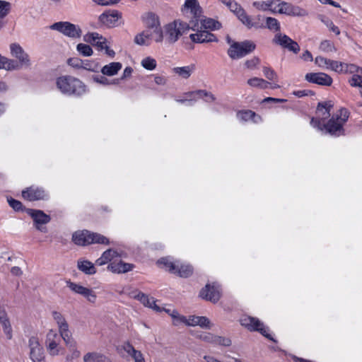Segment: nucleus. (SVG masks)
<instances>
[{
    "label": "nucleus",
    "mask_w": 362,
    "mask_h": 362,
    "mask_svg": "<svg viewBox=\"0 0 362 362\" xmlns=\"http://www.w3.org/2000/svg\"><path fill=\"white\" fill-rule=\"evenodd\" d=\"M182 10L185 14H191L197 22L200 21L201 29L216 30L221 28V23L214 19L200 18L202 10L197 0H185Z\"/></svg>",
    "instance_id": "nucleus-2"
},
{
    "label": "nucleus",
    "mask_w": 362,
    "mask_h": 362,
    "mask_svg": "<svg viewBox=\"0 0 362 362\" xmlns=\"http://www.w3.org/2000/svg\"><path fill=\"white\" fill-rule=\"evenodd\" d=\"M93 1L100 6H108L117 4L118 0H93Z\"/></svg>",
    "instance_id": "nucleus-62"
},
{
    "label": "nucleus",
    "mask_w": 362,
    "mask_h": 362,
    "mask_svg": "<svg viewBox=\"0 0 362 362\" xmlns=\"http://www.w3.org/2000/svg\"><path fill=\"white\" fill-rule=\"evenodd\" d=\"M185 95L186 98H188V101H196L197 100L204 97H209L211 100H214V96L211 94L204 90L188 92L185 93Z\"/></svg>",
    "instance_id": "nucleus-40"
},
{
    "label": "nucleus",
    "mask_w": 362,
    "mask_h": 362,
    "mask_svg": "<svg viewBox=\"0 0 362 362\" xmlns=\"http://www.w3.org/2000/svg\"><path fill=\"white\" fill-rule=\"evenodd\" d=\"M320 49L325 52H332L336 51V48L334 44L330 40H327L321 42L320 45Z\"/></svg>",
    "instance_id": "nucleus-54"
},
{
    "label": "nucleus",
    "mask_w": 362,
    "mask_h": 362,
    "mask_svg": "<svg viewBox=\"0 0 362 362\" xmlns=\"http://www.w3.org/2000/svg\"><path fill=\"white\" fill-rule=\"evenodd\" d=\"M135 44L141 46H148L151 45V40L150 37V32L144 30L141 33L136 35L134 39Z\"/></svg>",
    "instance_id": "nucleus-38"
},
{
    "label": "nucleus",
    "mask_w": 362,
    "mask_h": 362,
    "mask_svg": "<svg viewBox=\"0 0 362 362\" xmlns=\"http://www.w3.org/2000/svg\"><path fill=\"white\" fill-rule=\"evenodd\" d=\"M252 5L257 10L262 11H269L273 13H276L277 12L278 0L255 1Z\"/></svg>",
    "instance_id": "nucleus-28"
},
{
    "label": "nucleus",
    "mask_w": 362,
    "mask_h": 362,
    "mask_svg": "<svg viewBox=\"0 0 362 362\" xmlns=\"http://www.w3.org/2000/svg\"><path fill=\"white\" fill-rule=\"evenodd\" d=\"M123 256V252L113 249H108L103 252L102 255L95 261V264L99 266L105 265L112 262H116L117 259Z\"/></svg>",
    "instance_id": "nucleus-20"
},
{
    "label": "nucleus",
    "mask_w": 362,
    "mask_h": 362,
    "mask_svg": "<svg viewBox=\"0 0 362 362\" xmlns=\"http://www.w3.org/2000/svg\"><path fill=\"white\" fill-rule=\"evenodd\" d=\"M199 296L214 303L218 301L221 296V291L218 284H206L200 291Z\"/></svg>",
    "instance_id": "nucleus-15"
},
{
    "label": "nucleus",
    "mask_w": 362,
    "mask_h": 362,
    "mask_svg": "<svg viewBox=\"0 0 362 362\" xmlns=\"http://www.w3.org/2000/svg\"><path fill=\"white\" fill-rule=\"evenodd\" d=\"M122 349L134 360V362L144 359L142 353L135 349L129 342L124 343L122 345Z\"/></svg>",
    "instance_id": "nucleus-35"
},
{
    "label": "nucleus",
    "mask_w": 362,
    "mask_h": 362,
    "mask_svg": "<svg viewBox=\"0 0 362 362\" xmlns=\"http://www.w3.org/2000/svg\"><path fill=\"white\" fill-rule=\"evenodd\" d=\"M264 76L271 81H273V83H270L269 87L272 88H279L280 86L276 83L278 81V76L277 74L274 71V69H272L270 67L264 66L262 69Z\"/></svg>",
    "instance_id": "nucleus-37"
},
{
    "label": "nucleus",
    "mask_w": 362,
    "mask_h": 362,
    "mask_svg": "<svg viewBox=\"0 0 362 362\" xmlns=\"http://www.w3.org/2000/svg\"><path fill=\"white\" fill-rule=\"evenodd\" d=\"M276 13L297 17H303L308 15V12L305 8L279 0H278Z\"/></svg>",
    "instance_id": "nucleus-13"
},
{
    "label": "nucleus",
    "mask_w": 362,
    "mask_h": 362,
    "mask_svg": "<svg viewBox=\"0 0 362 362\" xmlns=\"http://www.w3.org/2000/svg\"><path fill=\"white\" fill-rule=\"evenodd\" d=\"M50 28L54 30H57L63 35L73 39L79 38L82 35V30L80 26L67 21L54 23L50 26Z\"/></svg>",
    "instance_id": "nucleus-10"
},
{
    "label": "nucleus",
    "mask_w": 362,
    "mask_h": 362,
    "mask_svg": "<svg viewBox=\"0 0 362 362\" xmlns=\"http://www.w3.org/2000/svg\"><path fill=\"white\" fill-rule=\"evenodd\" d=\"M349 83L352 87L362 86V75L354 74L353 76L349 80Z\"/></svg>",
    "instance_id": "nucleus-55"
},
{
    "label": "nucleus",
    "mask_w": 362,
    "mask_h": 362,
    "mask_svg": "<svg viewBox=\"0 0 362 362\" xmlns=\"http://www.w3.org/2000/svg\"><path fill=\"white\" fill-rule=\"evenodd\" d=\"M240 322L242 326L246 327L250 331L259 332L266 338L274 341L272 335L269 333V328L265 327L259 319L250 316H243L240 318Z\"/></svg>",
    "instance_id": "nucleus-9"
},
{
    "label": "nucleus",
    "mask_w": 362,
    "mask_h": 362,
    "mask_svg": "<svg viewBox=\"0 0 362 362\" xmlns=\"http://www.w3.org/2000/svg\"><path fill=\"white\" fill-rule=\"evenodd\" d=\"M84 40L86 42H89L94 46H96L99 50H105V54L110 57H114L115 52L113 49H111L108 45L107 40L103 35L98 33H90L84 36Z\"/></svg>",
    "instance_id": "nucleus-11"
},
{
    "label": "nucleus",
    "mask_w": 362,
    "mask_h": 362,
    "mask_svg": "<svg viewBox=\"0 0 362 362\" xmlns=\"http://www.w3.org/2000/svg\"><path fill=\"white\" fill-rule=\"evenodd\" d=\"M122 18V14L117 11H112L102 13L99 16V21L103 25L112 28L118 25V21Z\"/></svg>",
    "instance_id": "nucleus-23"
},
{
    "label": "nucleus",
    "mask_w": 362,
    "mask_h": 362,
    "mask_svg": "<svg viewBox=\"0 0 362 362\" xmlns=\"http://www.w3.org/2000/svg\"><path fill=\"white\" fill-rule=\"evenodd\" d=\"M57 90L63 95L81 97L88 92L86 84L79 78L72 76H62L55 81Z\"/></svg>",
    "instance_id": "nucleus-1"
},
{
    "label": "nucleus",
    "mask_w": 362,
    "mask_h": 362,
    "mask_svg": "<svg viewBox=\"0 0 362 362\" xmlns=\"http://www.w3.org/2000/svg\"><path fill=\"white\" fill-rule=\"evenodd\" d=\"M273 42L296 54L300 51V47L296 42L293 40L288 35L281 33H278L275 35Z\"/></svg>",
    "instance_id": "nucleus-17"
},
{
    "label": "nucleus",
    "mask_w": 362,
    "mask_h": 362,
    "mask_svg": "<svg viewBox=\"0 0 362 362\" xmlns=\"http://www.w3.org/2000/svg\"><path fill=\"white\" fill-rule=\"evenodd\" d=\"M333 107L331 101L319 103L316 110V117H313L310 124L314 128L323 131L322 122L330 116V111Z\"/></svg>",
    "instance_id": "nucleus-8"
},
{
    "label": "nucleus",
    "mask_w": 362,
    "mask_h": 362,
    "mask_svg": "<svg viewBox=\"0 0 362 362\" xmlns=\"http://www.w3.org/2000/svg\"><path fill=\"white\" fill-rule=\"evenodd\" d=\"M321 21L326 25V27L335 35H339L340 34L339 28L335 25L332 20L328 18L320 16Z\"/></svg>",
    "instance_id": "nucleus-47"
},
{
    "label": "nucleus",
    "mask_w": 362,
    "mask_h": 362,
    "mask_svg": "<svg viewBox=\"0 0 362 362\" xmlns=\"http://www.w3.org/2000/svg\"><path fill=\"white\" fill-rule=\"evenodd\" d=\"M362 67H359L354 64H346L345 63L344 73V74H355L360 73V69Z\"/></svg>",
    "instance_id": "nucleus-58"
},
{
    "label": "nucleus",
    "mask_w": 362,
    "mask_h": 362,
    "mask_svg": "<svg viewBox=\"0 0 362 362\" xmlns=\"http://www.w3.org/2000/svg\"><path fill=\"white\" fill-rule=\"evenodd\" d=\"M93 81L98 83L105 85V86L119 83V79L109 80L108 78H107L106 77H105L103 76H94Z\"/></svg>",
    "instance_id": "nucleus-52"
},
{
    "label": "nucleus",
    "mask_w": 362,
    "mask_h": 362,
    "mask_svg": "<svg viewBox=\"0 0 362 362\" xmlns=\"http://www.w3.org/2000/svg\"><path fill=\"white\" fill-rule=\"evenodd\" d=\"M166 78L164 76L156 75L154 76V82L160 86H163L166 83Z\"/></svg>",
    "instance_id": "nucleus-64"
},
{
    "label": "nucleus",
    "mask_w": 362,
    "mask_h": 362,
    "mask_svg": "<svg viewBox=\"0 0 362 362\" xmlns=\"http://www.w3.org/2000/svg\"><path fill=\"white\" fill-rule=\"evenodd\" d=\"M72 240L78 245L85 246L90 244L98 243L109 245L110 241L105 236L92 233L88 230H80L75 232L72 235Z\"/></svg>",
    "instance_id": "nucleus-5"
},
{
    "label": "nucleus",
    "mask_w": 362,
    "mask_h": 362,
    "mask_svg": "<svg viewBox=\"0 0 362 362\" xmlns=\"http://www.w3.org/2000/svg\"><path fill=\"white\" fill-rule=\"evenodd\" d=\"M8 203H9V205L15 210H19L21 209V206H22V204L21 202L18 201V200H16V199H10L8 200Z\"/></svg>",
    "instance_id": "nucleus-63"
},
{
    "label": "nucleus",
    "mask_w": 362,
    "mask_h": 362,
    "mask_svg": "<svg viewBox=\"0 0 362 362\" xmlns=\"http://www.w3.org/2000/svg\"><path fill=\"white\" fill-rule=\"evenodd\" d=\"M10 54L16 59L15 63L20 67L29 68L32 63L29 54L24 50L22 46L18 42H13L9 45Z\"/></svg>",
    "instance_id": "nucleus-7"
},
{
    "label": "nucleus",
    "mask_w": 362,
    "mask_h": 362,
    "mask_svg": "<svg viewBox=\"0 0 362 362\" xmlns=\"http://www.w3.org/2000/svg\"><path fill=\"white\" fill-rule=\"evenodd\" d=\"M60 338L61 336H59L55 331L50 329L48 332L45 343L47 351L51 356H58L62 352L63 348L59 346Z\"/></svg>",
    "instance_id": "nucleus-14"
},
{
    "label": "nucleus",
    "mask_w": 362,
    "mask_h": 362,
    "mask_svg": "<svg viewBox=\"0 0 362 362\" xmlns=\"http://www.w3.org/2000/svg\"><path fill=\"white\" fill-rule=\"evenodd\" d=\"M193 273V268L189 264H185L180 262V267L174 272L173 274H177L180 277H188Z\"/></svg>",
    "instance_id": "nucleus-45"
},
{
    "label": "nucleus",
    "mask_w": 362,
    "mask_h": 362,
    "mask_svg": "<svg viewBox=\"0 0 362 362\" xmlns=\"http://www.w3.org/2000/svg\"><path fill=\"white\" fill-rule=\"evenodd\" d=\"M11 4L6 1L0 0V18H5L10 12Z\"/></svg>",
    "instance_id": "nucleus-51"
},
{
    "label": "nucleus",
    "mask_w": 362,
    "mask_h": 362,
    "mask_svg": "<svg viewBox=\"0 0 362 362\" xmlns=\"http://www.w3.org/2000/svg\"><path fill=\"white\" fill-rule=\"evenodd\" d=\"M134 298L146 307H148L156 312H160L162 310V308L156 304V300H155L153 297H149L144 293L139 292Z\"/></svg>",
    "instance_id": "nucleus-30"
},
{
    "label": "nucleus",
    "mask_w": 362,
    "mask_h": 362,
    "mask_svg": "<svg viewBox=\"0 0 362 362\" xmlns=\"http://www.w3.org/2000/svg\"><path fill=\"white\" fill-rule=\"evenodd\" d=\"M214 344L224 346H229L231 344V341L228 338L215 336Z\"/></svg>",
    "instance_id": "nucleus-59"
},
{
    "label": "nucleus",
    "mask_w": 362,
    "mask_h": 362,
    "mask_svg": "<svg viewBox=\"0 0 362 362\" xmlns=\"http://www.w3.org/2000/svg\"><path fill=\"white\" fill-rule=\"evenodd\" d=\"M307 81L320 86H329L332 83V78L325 73H308L305 76Z\"/></svg>",
    "instance_id": "nucleus-19"
},
{
    "label": "nucleus",
    "mask_w": 362,
    "mask_h": 362,
    "mask_svg": "<svg viewBox=\"0 0 362 362\" xmlns=\"http://www.w3.org/2000/svg\"><path fill=\"white\" fill-rule=\"evenodd\" d=\"M171 315L173 318V325L176 326L184 324L187 326H199L204 329H211L213 326L209 319L204 316H183L175 312Z\"/></svg>",
    "instance_id": "nucleus-6"
},
{
    "label": "nucleus",
    "mask_w": 362,
    "mask_h": 362,
    "mask_svg": "<svg viewBox=\"0 0 362 362\" xmlns=\"http://www.w3.org/2000/svg\"><path fill=\"white\" fill-rule=\"evenodd\" d=\"M189 28V25L180 20H175L163 25L165 36V42L168 44L175 43L180 37Z\"/></svg>",
    "instance_id": "nucleus-3"
},
{
    "label": "nucleus",
    "mask_w": 362,
    "mask_h": 362,
    "mask_svg": "<svg viewBox=\"0 0 362 362\" xmlns=\"http://www.w3.org/2000/svg\"><path fill=\"white\" fill-rule=\"evenodd\" d=\"M68 287L75 293L79 294L83 296L87 301L90 303H95L97 299V295L95 292L88 287H85L79 284L74 282H68Z\"/></svg>",
    "instance_id": "nucleus-16"
},
{
    "label": "nucleus",
    "mask_w": 362,
    "mask_h": 362,
    "mask_svg": "<svg viewBox=\"0 0 362 362\" xmlns=\"http://www.w3.org/2000/svg\"><path fill=\"white\" fill-rule=\"evenodd\" d=\"M22 196L28 201H37L46 199L47 194L42 188L30 187L22 192Z\"/></svg>",
    "instance_id": "nucleus-21"
},
{
    "label": "nucleus",
    "mask_w": 362,
    "mask_h": 362,
    "mask_svg": "<svg viewBox=\"0 0 362 362\" xmlns=\"http://www.w3.org/2000/svg\"><path fill=\"white\" fill-rule=\"evenodd\" d=\"M141 64L144 69L152 71L156 68L157 62L151 57H146L141 60Z\"/></svg>",
    "instance_id": "nucleus-46"
},
{
    "label": "nucleus",
    "mask_w": 362,
    "mask_h": 362,
    "mask_svg": "<svg viewBox=\"0 0 362 362\" xmlns=\"http://www.w3.org/2000/svg\"><path fill=\"white\" fill-rule=\"evenodd\" d=\"M196 70V65L194 64H190L187 66H176L172 69V72L177 76L187 79Z\"/></svg>",
    "instance_id": "nucleus-29"
},
{
    "label": "nucleus",
    "mask_w": 362,
    "mask_h": 362,
    "mask_svg": "<svg viewBox=\"0 0 362 362\" xmlns=\"http://www.w3.org/2000/svg\"><path fill=\"white\" fill-rule=\"evenodd\" d=\"M0 69L13 71L18 69V65L15 61L0 54Z\"/></svg>",
    "instance_id": "nucleus-43"
},
{
    "label": "nucleus",
    "mask_w": 362,
    "mask_h": 362,
    "mask_svg": "<svg viewBox=\"0 0 362 362\" xmlns=\"http://www.w3.org/2000/svg\"><path fill=\"white\" fill-rule=\"evenodd\" d=\"M141 20L144 24L148 28L153 29L160 25L159 16L153 12H147L143 14Z\"/></svg>",
    "instance_id": "nucleus-31"
},
{
    "label": "nucleus",
    "mask_w": 362,
    "mask_h": 362,
    "mask_svg": "<svg viewBox=\"0 0 362 362\" xmlns=\"http://www.w3.org/2000/svg\"><path fill=\"white\" fill-rule=\"evenodd\" d=\"M255 48V44L250 41L234 42L228 49V54L231 59H240L253 51Z\"/></svg>",
    "instance_id": "nucleus-12"
},
{
    "label": "nucleus",
    "mask_w": 362,
    "mask_h": 362,
    "mask_svg": "<svg viewBox=\"0 0 362 362\" xmlns=\"http://www.w3.org/2000/svg\"><path fill=\"white\" fill-rule=\"evenodd\" d=\"M157 264L171 273H174L177 267H180V262H172L168 258H161L158 260Z\"/></svg>",
    "instance_id": "nucleus-39"
},
{
    "label": "nucleus",
    "mask_w": 362,
    "mask_h": 362,
    "mask_svg": "<svg viewBox=\"0 0 362 362\" xmlns=\"http://www.w3.org/2000/svg\"><path fill=\"white\" fill-rule=\"evenodd\" d=\"M52 316L56 324L57 325L59 332L62 339L70 336L69 330V325L64 315L57 311H53Z\"/></svg>",
    "instance_id": "nucleus-22"
},
{
    "label": "nucleus",
    "mask_w": 362,
    "mask_h": 362,
    "mask_svg": "<svg viewBox=\"0 0 362 362\" xmlns=\"http://www.w3.org/2000/svg\"><path fill=\"white\" fill-rule=\"evenodd\" d=\"M98 65L97 64H95L92 62L85 60L83 61V64L81 66V69L90 71L93 72H96L98 70Z\"/></svg>",
    "instance_id": "nucleus-56"
},
{
    "label": "nucleus",
    "mask_w": 362,
    "mask_h": 362,
    "mask_svg": "<svg viewBox=\"0 0 362 362\" xmlns=\"http://www.w3.org/2000/svg\"><path fill=\"white\" fill-rule=\"evenodd\" d=\"M237 118L241 122L252 121L255 123H258L262 121L260 116L250 110H240L236 114Z\"/></svg>",
    "instance_id": "nucleus-32"
},
{
    "label": "nucleus",
    "mask_w": 362,
    "mask_h": 362,
    "mask_svg": "<svg viewBox=\"0 0 362 362\" xmlns=\"http://www.w3.org/2000/svg\"><path fill=\"white\" fill-rule=\"evenodd\" d=\"M76 50L80 54L84 57H90L93 53V51L90 45L83 43H79L77 45Z\"/></svg>",
    "instance_id": "nucleus-48"
},
{
    "label": "nucleus",
    "mask_w": 362,
    "mask_h": 362,
    "mask_svg": "<svg viewBox=\"0 0 362 362\" xmlns=\"http://www.w3.org/2000/svg\"><path fill=\"white\" fill-rule=\"evenodd\" d=\"M332 59H327L322 57H317L315 59V63L317 66L322 69H328L329 68Z\"/></svg>",
    "instance_id": "nucleus-53"
},
{
    "label": "nucleus",
    "mask_w": 362,
    "mask_h": 362,
    "mask_svg": "<svg viewBox=\"0 0 362 362\" xmlns=\"http://www.w3.org/2000/svg\"><path fill=\"white\" fill-rule=\"evenodd\" d=\"M153 29V31L150 33L151 41L153 40L156 43H162L164 41L165 42L163 26L161 28L160 25L159 27Z\"/></svg>",
    "instance_id": "nucleus-44"
},
{
    "label": "nucleus",
    "mask_w": 362,
    "mask_h": 362,
    "mask_svg": "<svg viewBox=\"0 0 362 362\" xmlns=\"http://www.w3.org/2000/svg\"><path fill=\"white\" fill-rule=\"evenodd\" d=\"M30 356L33 362H43V350L36 337L29 339Z\"/></svg>",
    "instance_id": "nucleus-18"
},
{
    "label": "nucleus",
    "mask_w": 362,
    "mask_h": 362,
    "mask_svg": "<svg viewBox=\"0 0 362 362\" xmlns=\"http://www.w3.org/2000/svg\"><path fill=\"white\" fill-rule=\"evenodd\" d=\"M191 40L196 43H204L211 42H217V37L212 33L204 29L198 30L196 33L189 35Z\"/></svg>",
    "instance_id": "nucleus-25"
},
{
    "label": "nucleus",
    "mask_w": 362,
    "mask_h": 362,
    "mask_svg": "<svg viewBox=\"0 0 362 362\" xmlns=\"http://www.w3.org/2000/svg\"><path fill=\"white\" fill-rule=\"evenodd\" d=\"M215 336L211 333H204L200 335L199 338L204 341L214 344Z\"/></svg>",
    "instance_id": "nucleus-60"
},
{
    "label": "nucleus",
    "mask_w": 362,
    "mask_h": 362,
    "mask_svg": "<svg viewBox=\"0 0 362 362\" xmlns=\"http://www.w3.org/2000/svg\"><path fill=\"white\" fill-rule=\"evenodd\" d=\"M344 68L345 63L339 61L332 60L329 70H332L338 74H344Z\"/></svg>",
    "instance_id": "nucleus-49"
},
{
    "label": "nucleus",
    "mask_w": 362,
    "mask_h": 362,
    "mask_svg": "<svg viewBox=\"0 0 362 362\" xmlns=\"http://www.w3.org/2000/svg\"><path fill=\"white\" fill-rule=\"evenodd\" d=\"M266 27L273 31H279L280 23L277 19L272 17H267L266 18Z\"/></svg>",
    "instance_id": "nucleus-50"
},
{
    "label": "nucleus",
    "mask_w": 362,
    "mask_h": 362,
    "mask_svg": "<svg viewBox=\"0 0 362 362\" xmlns=\"http://www.w3.org/2000/svg\"><path fill=\"white\" fill-rule=\"evenodd\" d=\"M134 268V265L129 263H126L122 260H117L116 262H112L107 266V269L112 273L122 274L132 271Z\"/></svg>",
    "instance_id": "nucleus-27"
},
{
    "label": "nucleus",
    "mask_w": 362,
    "mask_h": 362,
    "mask_svg": "<svg viewBox=\"0 0 362 362\" xmlns=\"http://www.w3.org/2000/svg\"><path fill=\"white\" fill-rule=\"evenodd\" d=\"M68 64L75 69H81L83 60L78 57H72L67 60Z\"/></svg>",
    "instance_id": "nucleus-57"
},
{
    "label": "nucleus",
    "mask_w": 362,
    "mask_h": 362,
    "mask_svg": "<svg viewBox=\"0 0 362 362\" xmlns=\"http://www.w3.org/2000/svg\"><path fill=\"white\" fill-rule=\"evenodd\" d=\"M349 117V112L342 108L339 110V114L332 117L327 122V124H323V131L332 136H339L344 134L343 126L348 120Z\"/></svg>",
    "instance_id": "nucleus-4"
},
{
    "label": "nucleus",
    "mask_w": 362,
    "mask_h": 362,
    "mask_svg": "<svg viewBox=\"0 0 362 362\" xmlns=\"http://www.w3.org/2000/svg\"><path fill=\"white\" fill-rule=\"evenodd\" d=\"M29 214L33 218L34 222L36 223V228L37 230L45 232V228L40 227V224H46L50 221V218L48 215L45 214L42 211L40 210H30Z\"/></svg>",
    "instance_id": "nucleus-26"
},
{
    "label": "nucleus",
    "mask_w": 362,
    "mask_h": 362,
    "mask_svg": "<svg viewBox=\"0 0 362 362\" xmlns=\"http://www.w3.org/2000/svg\"><path fill=\"white\" fill-rule=\"evenodd\" d=\"M0 323L3 328V332L8 339L13 337V329L10 320L4 310H0Z\"/></svg>",
    "instance_id": "nucleus-34"
},
{
    "label": "nucleus",
    "mask_w": 362,
    "mask_h": 362,
    "mask_svg": "<svg viewBox=\"0 0 362 362\" xmlns=\"http://www.w3.org/2000/svg\"><path fill=\"white\" fill-rule=\"evenodd\" d=\"M83 362H110V358L98 351H88L83 356Z\"/></svg>",
    "instance_id": "nucleus-33"
},
{
    "label": "nucleus",
    "mask_w": 362,
    "mask_h": 362,
    "mask_svg": "<svg viewBox=\"0 0 362 362\" xmlns=\"http://www.w3.org/2000/svg\"><path fill=\"white\" fill-rule=\"evenodd\" d=\"M259 60L258 58H253L250 60H247L245 62V66L250 69H253L256 67V66L259 64Z\"/></svg>",
    "instance_id": "nucleus-61"
},
{
    "label": "nucleus",
    "mask_w": 362,
    "mask_h": 362,
    "mask_svg": "<svg viewBox=\"0 0 362 362\" xmlns=\"http://www.w3.org/2000/svg\"><path fill=\"white\" fill-rule=\"evenodd\" d=\"M66 346L69 349V354L66 356L68 362H72L74 360L81 356V351L78 350L76 341L71 338V335L63 339Z\"/></svg>",
    "instance_id": "nucleus-24"
},
{
    "label": "nucleus",
    "mask_w": 362,
    "mask_h": 362,
    "mask_svg": "<svg viewBox=\"0 0 362 362\" xmlns=\"http://www.w3.org/2000/svg\"><path fill=\"white\" fill-rule=\"evenodd\" d=\"M122 64L119 62H111L101 69L103 75L112 76L118 73L122 69Z\"/></svg>",
    "instance_id": "nucleus-36"
},
{
    "label": "nucleus",
    "mask_w": 362,
    "mask_h": 362,
    "mask_svg": "<svg viewBox=\"0 0 362 362\" xmlns=\"http://www.w3.org/2000/svg\"><path fill=\"white\" fill-rule=\"evenodd\" d=\"M78 269L86 274H94L96 273V269L94 264L88 260H78L77 263Z\"/></svg>",
    "instance_id": "nucleus-41"
},
{
    "label": "nucleus",
    "mask_w": 362,
    "mask_h": 362,
    "mask_svg": "<svg viewBox=\"0 0 362 362\" xmlns=\"http://www.w3.org/2000/svg\"><path fill=\"white\" fill-rule=\"evenodd\" d=\"M247 83L252 88H258L260 89H267L270 86L269 82L258 77H253L248 79Z\"/></svg>",
    "instance_id": "nucleus-42"
}]
</instances>
